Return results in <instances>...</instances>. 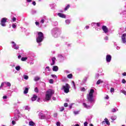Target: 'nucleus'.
I'll return each mask as SVG.
<instances>
[{
  "mask_svg": "<svg viewBox=\"0 0 126 126\" xmlns=\"http://www.w3.org/2000/svg\"><path fill=\"white\" fill-rule=\"evenodd\" d=\"M55 94V91L52 89H49L46 92L45 95V101H50L52 98V96Z\"/></svg>",
  "mask_w": 126,
  "mask_h": 126,
  "instance_id": "f257e3e1",
  "label": "nucleus"
},
{
  "mask_svg": "<svg viewBox=\"0 0 126 126\" xmlns=\"http://www.w3.org/2000/svg\"><path fill=\"white\" fill-rule=\"evenodd\" d=\"M37 34L38 36L36 38V42L39 44V43L43 42V40H44V33L41 32H39Z\"/></svg>",
  "mask_w": 126,
  "mask_h": 126,
  "instance_id": "f03ea898",
  "label": "nucleus"
},
{
  "mask_svg": "<svg viewBox=\"0 0 126 126\" xmlns=\"http://www.w3.org/2000/svg\"><path fill=\"white\" fill-rule=\"evenodd\" d=\"M94 93V90L91 89L89 93V95L87 97L88 101L92 103L94 101V98H93V94Z\"/></svg>",
  "mask_w": 126,
  "mask_h": 126,
  "instance_id": "7ed1b4c3",
  "label": "nucleus"
},
{
  "mask_svg": "<svg viewBox=\"0 0 126 126\" xmlns=\"http://www.w3.org/2000/svg\"><path fill=\"white\" fill-rule=\"evenodd\" d=\"M63 89L65 93H68L69 92V88H70V86L68 84H65V85H63L62 86Z\"/></svg>",
  "mask_w": 126,
  "mask_h": 126,
  "instance_id": "20e7f679",
  "label": "nucleus"
},
{
  "mask_svg": "<svg viewBox=\"0 0 126 126\" xmlns=\"http://www.w3.org/2000/svg\"><path fill=\"white\" fill-rule=\"evenodd\" d=\"M7 21V18H2L1 20L0 25H1V26H3V27L6 26V24H5V23H6Z\"/></svg>",
  "mask_w": 126,
  "mask_h": 126,
  "instance_id": "39448f33",
  "label": "nucleus"
},
{
  "mask_svg": "<svg viewBox=\"0 0 126 126\" xmlns=\"http://www.w3.org/2000/svg\"><path fill=\"white\" fill-rule=\"evenodd\" d=\"M106 60L107 63H110L112 60V56L110 55H106Z\"/></svg>",
  "mask_w": 126,
  "mask_h": 126,
  "instance_id": "423d86ee",
  "label": "nucleus"
},
{
  "mask_svg": "<svg viewBox=\"0 0 126 126\" xmlns=\"http://www.w3.org/2000/svg\"><path fill=\"white\" fill-rule=\"evenodd\" d=\"M102 29L105 33H108V32H109V30L108 29V28H107V26H103L102 27Z\"/></svg>",
  "mask_w": 126,
  "mask_h": 126,
  "instance_id": "0eeeda50",
  "label": "nucleus"
},
{
  "mask_svg": "<svg viewBox=\"0 0 126 126\" xmlns=\"http://www.w3.org/2000/svg\"><path fill=\"white\" fill-rule=\"evenodd\" d=\"M126 33H124L122 36V42L124 44H126Z\"/></svg>",
  "mask_w": 126,
  "mask_h": 126,
  "instance_id": "6e6552de",
  "label": "nucleus"
},
{
  "mask_svg": "<svg viewBox=\"0 0 126 126\" xmlns=\"http://www.w3.org/2000/svg\"><path fill=\"white\" fill-rule=\"evenodd\" d=\"M11 44H13V48H14L15 50H18V49H19V46H16V44L15 43V42H14V41H12Z\"/></svg>",
  "mask_w": 126,
  "mask_h": 126,
  "instance_id": "1a4fd4ad",
  "label": "nucleus"
},
{
  "mask_svg": "<svg viewBox=\"0 0 126 126\" xmlns=\"http://www.w3.org/2000/svg\"><path fill=\"white\" fill-rule=\"evenodd\" d=\"M105 123H106V125L110 126V122H109V120L107 118L104 119V121L102 122V125H105Z\"/></svg>",
  "mask_w": 126,
  "mask_h": 126,
  "instance_id": "9d476101",
  "label": "nucleus"
},
{
  "mask_svg": "<svg viewBox=\"0 0 126 126\" xmlns=\"http://www.w3.org/2000/svg\"><path fill=\"white\" fill-rule=\"evenodd\" d=\"M58 15L59 17H61V18H65L66 17L65 15L62 13H58Z\"/></svg>",
  "mask_w": 126,
  "mask_h": 126,
  "instance_id": "9b49d317",
  "label": "nucleus"
},
{
  "mask_svg": "<svg viewBox=\"0 0 126 126\" xmlns=\"http://www.w3.org/2000/svg\"><path fill=\"white\" fill-rule=\"evenodd\" d=\"M52 63H51V65H54L56 63V58L53 57L52 58Z\"/></svg>",
  "mask_w": 126,
  "mask_h": 126,
  "instance_id": "f8f14e48",
  "label": "nucleus"
},
{
  "mask_svg": "<svg viewBox=\"0 0 126 126\" xmlns=\"http://www.w3.org/2000/svg\"><path fill=\"white\" fill-rule=\"evenodd\" d=\"M37 97L38 96H37V95L33 94V97H32V101H36Z\"/></svg>",
  "mask_w": 126,
  "mask_h": 126,
  "instance_id": "ddd939ff",
  "label": "nucleus"
},
{
  "mask_svg": "<svg viewBox=\"0 0 126 126\" xmlns=\"http://www.w3.org/2000/svg\"><path fill=\"white\" fill-rule=\"evenodd\" d=\"M53 70V71H58L59 70V67L58 66H54Z\"/></svg>",
  "mask_w": 126,
  "mask_h": 126,
  "instance_id": "4468645a",
  "label": "nucleus"
},
{
  "mask_svg": "<svg viewBox=\"0 0 126 126\" xmlns=\"http://www.w3.org/2000/svg\"><path fill=\"white\" fill-rule=\"evenodd\" d=\"M83 105L84 108H86V109H89V108H90V106L87 105L85 102L83 103Z\"/></svg>",
  "mask_w": 126,
  "mask_h": 126,
  "instance_id": "2eb2a0df",
  "label": "nucleus"
},
{
  "mask_svg": "<svg viewBox=\"0 0 126 126\" xmlns=\"http://www.w3.org/2000/svg\"><path fill=\"white\" fill-rule=\"evenodd\" d=\"M29 125L31 126H35V123L33 121H30L29 122Z\"/></svg>",
  "mask_w": 126,
  "mask_h": 126,
  "instance_id": "dca6fc26",
  "label": "nucleus"
},
{
  "mask_svg": "<svg viewBox=\"0 0 126 126\" xmlns=\"http://www.w3.org/2000/svg\"><path fill=\"white\" fill-rule=\"evenodd\" d=\"M28 91H29V89H28V88H25V89L24 91V94H27Z\"/></svg>",
  "mask_w": 126,
  "mask_h": 126,
  "instance_id": "f3484780",
  "label": "nucleus"
},
{
  "mask_svg": "<svg viewBox=\"0 0 126 126\" xmlns=\"http://www.w3.org/2000/svg\"><path fill=\"white\" fill-rule=\"evenodd\" d=\"M101 83H103V81H101V80H98L96 82L97 85H98L99 84H100Z\"/></svg>",
  "mask_w": 126,
  "mask_h": 126,
  "instance_id": "a211bd4d",
  "label": "nucleus"
},
{
  "mask_svg": "<svg viewBox=\"0 0 126 126\" xmlns=\"http://www.w3.org/2000/svg\"><path fill=\"white\" fill-rule=\"evenodd\" d=\"M27 59V57H22L21 59V61H22V62H25V61H26Z\"/></svg>",
  "mask_w": 126,
  "mask_h": 126,
  "instance_id": "6ab92c4d",
  "label": "nucleus"
},
{
  "mask_svg": "<svg viewBox=\"0 0 126 126\" xmlns=\"http://www.w3.org/2000/svg\"><path fill=\"white\" fill-rule=\"evenodd\" d=\"M72 76H73L72 74L71 73V74L67 75V77L68 78H69V79H70L72 78Z\"/></svg>",
  "mask_w": 126,
  "mask_h": 126,
  "instance_id": "aec40b11",
  "label": "nucleus"
},
{
  "mask_svg": "<svg viewBox=\"0 0 126 126\" xmlns=\"http://www.w3.org/2000/svg\"><path fill=\"white\" fill-rule=\"evenodd\" d=\"M34 81H38V80H40V77L36 76L34 79Z\"/></svg>",
  "mask_w": 126,
  "mask_h": 126,
  "instance_id": "412c9836",
  "label": "nucleus"
},
{
  "mask_svg": "<svg viewBox=\"0 0 126 126\" xmlns=\"http://www.w3.org/2000/svg\"><path fill=\"white\" fill-rule=\"evenodd\" d=\"M69 7H70V5H69V4H68L66 7L64 8V10L66 11L67 10V9H68V8H69Z\"/></svg>",
  "mask_w": 126,
  "mask_h": 126,
  "instance_id": "4be33fe9",
  "label": "nucleus"
},
{
  "mask_svg": "<svg viewBox=\"0 0 126 126\" xmlns=\"http://www.w3.org/2000/svg\"><path fill=\"white\" fill-rule=\"evenodd\" d=\"M4 83H5L7 85V86H8L9 87H10V86H11V84H10V83L7 82H4Z\"/></svg>",
  "mask_w": 126,
  "mask_h": 126,
  "instance_id": "5701e85b",
  "label": "nucleus"
},
{
  "mask_svg": "<svg viewBox=\"0 0 126 126\" xmlns=\"http://www.w3.org/2000/svg\"><path fill=\"white\" fill-rule=\"evenodd\" d=\"M4 83H5L4 82L1 83V85L0 86V90H1V88L3 87V86H4Z\"/></svg>",
  "mask_w": 126,
  "mask_h": 126,
  "instance_id": "b1692460",
  "label": "nucleus"
},
{
  "mask_svg": "<svg viewBox=\"0 0 126 126\" xmlns=\"http://www.w3.org/2000/svg\"><path fill=\"white\" fill-rule=\"evenodd\" d=\"M121 93H123L124 95H126V91L125 90L120 91Z\"/></svg>",
  "mask_w": 126,
  "mask_h": 126,
  "instance_id": "393cba45",
  "label": "nucleus"
},
{
  "mask_svg": "<svg viewBox=\"0 0 126 126\" xmlns=\"http://www.w3.org/2000/svg\"><path fill=\"white\" fill-rule=\"evenodd\" d=\"M16 70L19 71L20 70V66H17L15 67Z\"/></svg>",
  "mask_w": 126,
  "mask_h": 126,
  "instance_id": "a878e982",
  "label": "nucleus"
},
{
  "mask_svg": "<svg viewBox=\"0 0 126 126\" xmlns=\"http://www.w3.org/2000/svg\"><path fill=\"white\" fill-rule=\"evenodd\" d=\"M24 79H26V80H27V79H28V78H29V77H28V76L25 75H24Z\"/></svg>",
  "mask_w": 126,
  "mask_h": 126,
  "instance_id": "bb28decb",
  "label": "nucleus"
},
{
  "mask_svg": "<svg viewBox=\"0 0 126 126\" xmlns=\"http://www.w3.org/2000/svg\"><path fill=\"white\" fill-rule=\"evenodd\" d=\"M49 83H50L51 84H53V83H54V80H53L52 79H50Z\"/></svg>",
  "mask_w": 126,
  "mask_h": 126,
  "instance_id": "cd10ccee",
  "label": "nucleus"
},
{
  "mask_svg": "<svg viewBox=\"0 0 126 126\" xmlns=\"http://www.w3.org/2000/svg\"><path fill=\"white\" fill-rule=\"evenodd\" d=\"M80 90L81 91L84 92V91H86V90L85 89V88L83 87V88H81Z\"/></svg>",
  "mask_w": 126,
  "mask_h": 126,
  "instance_id": "c85d7f7f",
  "label": "nucleus"
},
{
  "mask_svg": "<svg viewBox=\"0 0 126 126\" xmlns=\"http://www.w3.org/2000/svg\"><path fill=\"white\" fill-rule=\"evenodd\" d=\"M34 92H36V93H38V92H39V90L38 89V88H35Z\"/></svg>",
  "mask_w": 126,
  "mask_h": 126,
  "instance_id": "c756f323",
  "label": "nucleus"
},
{
  "mask_svg": "<svg viewBox=\"0 0 126 126\" xmlns=\"http://www.w3.org/2000/svg\"><path fill=\"white\" fill-rule=\"evenodd\" d=\"M110 92H111V93H113V92H115V89H114V88H111Z\"/></svg>",
  "mask_w": 126,
  "mask_h": 126,
  "instance_id": "7c9ffc66",
  "label": "nucleus"
},
{
  "mask_svg": "<svg viewBox=\"0 0 126 126\" xmlns=\"http://www.w3.org/2000/svg\"><path fill=\"white\" fill-rule=\"evenodd\" d=\"M60 112H63V111L64 110V107H62L61 108H60Z\"/></svg>",
  "mask_w": 126,
  "mask_h": 126,
  "instance_id": "2f4dec72",
  "label": "nucleus"
},
{
  "mask_svg": "<svg viewBox=\"0 0 126 126\" xmlns=\"http://www.w3.org/2000/svg\"><path fill=\"white\" fill-rule=\"evenodd\" d=\"M73 114H74V115H78L79 114V111H73Z\"/></svg>",
  "mask_w": 126,
  "mask_h": 126,
  "instance_id": "473e14b6",
  "label": "nucleus"
},
{
  "mask_svg": "<svg viewBox=\"0 0 126 126\" xmlns=\"http://www.w3.org/2000/svg\"><path fill=\"white\" fill-rule=\"evenodd\" d=\"M65 22H66V23L67 24H69L70 23V20H66L65 21Z\"/></svg>",
  "mask_w": 126,
  "mask_h": 126,
  "instance_id": "72a5a7b5",
  "label": "nucleus"
},
{
  "mask_svg": "<svg viewBox=\"0 0 126 126\" xmlns=\"http://www.w3.org/2000/svg\"><path fill=\"white\" fill-rule=\"evenodd\" d=\"M56 125H57V126H61V122H57Z\"/></svg>",
  "mask_w": 126,
  "mask_h": 126,
  "instance_id": "f704fd0d",
  "label": "nucleus"
},
{
  "mask_svg": "<svg viewBox=\"0 0 126 126\" xmlns=\"http://www.w3.org/2000/svg\"><path fill=\"white\" fill-rule=\"evenodd\" d=\"M16 21V18H15V17H13V18H12V21H13V22H15Z\"/></svg>",
  "mask_w": 126,
  "mask_h": 126,
  "instance_id": "c9c22d12",
  "label": "nucleus"
},
{
  "mask_svg": "<svg viewBox=\"0 0 126 126\" xmlns=\"http://www.w3.org/2000/svg\"><path fill=\"white\" fill-rule=\"evenodd\" d=\"M53 117H54V118H57V117H58V113H54Z\"/></svg>",
  "mask_w": 126,
  "mask_h": 126,
  "instance_id": "e433bc0d",
  "label": "nucleus"
},
{
  "mask_svg": "<svg viewBox=\"0 0 126 126\" xmlns=\"http://www.w3.org/2000/svg\"><path fill=\"white\" fill-rule=\"evenodd\" d=\"M126 79H123L122 80V83H124L125 84L126 83Z\"/></svg>",
  "mask_w": 126,
  "mask_h": 126,
  "instance_id": "4c0bfd02",
  "label": "nucleus"
},
{
  "mask_svg": "<svg viewBox=\"0 0 126 126\" xmlns=\"http://www.w3.org/2000/svg\"><path fill=\"white\" fill-rule=\"evenodd\" d=\"M51 76H52V77H53L54 78H55V77H56V78H57V75H56L55 74H52Z\"/></svg>",
  "mask_w": 126,
  "mask_h": 126,
  "instance_id": "58836bf2",
  "label": "nucleus"
},
{
  "mask_svg": "<svg viewBox=\"0 0 126 126\" xmlns=\"http://www.w3.org/2000/svg\"><path fill=\"white\" fill-rule=\"evenodd\" d=\"M68 104H67V103H64V106L66 107H68Z\"/></svg>",
  "mask_w": 126,
  "mask_h": 126,
  "instance_id": "ea45409f",
  "label": "nucleus"
},
{
  "mask_svg": "<svg viewBox=\"0 0 126 126\" xmlns=\"http://www.w3.org/2000/svg\"><path fill=\"white\" fill-rule=\"evenodd\" d=\"M84 126H88L87 125H88V123H87V122H85L84 123Z\"/></svg>",
  "mask_w": 126,
  "mask_h": 126,
  "instance_id": "a19ab883",
  "label": "nucleus"
},
{
  "mask_svg": "<svg viewBox=\"0 0 126 126\" xmlns=\"http://www.w3.org/2000/svg\"><path fill=\"white\" fill-rule=\"evenodd\" d=\"M15 121H12V124L14 126V125H15Z\"/></svg>",
  "mask_w": 126,
  "mask_h": 126,
  "instance_id": "79ce46f5",
  "label": "nucleus"
},
{
  "mask_svg": "<svg viewBox=\"0 0 126 126\" xmlns=\"http://www.w3.org/2000/svg\"><path fill=\"white\" fill-rule=\"evenodd\" d=\"M12 26L13 28H16V25L15 24H13Z\"/></svg>",
  "mask_w": 126,
  "mask_h": 126,
  "instance_id": "37998d69",
  "label": "nucleus"
},
{
  "mask_svg": "<svg viewBox=\"0 0 126 126\" xmlns=\"http://www.w3.org/2000/svg\"><path fill=\"white\" fill-rule=\"evenodd\" d=\"M3 99H7V96L6 95H4L3 96Z\"/></svg>",
  "mask_w": 126,
  "mask_h": 126,
  "instance_id": "c03bdc74",
  "label": "nucleus"
},
{
  "mask_svg": "<svg viewBox=\"0 0 126 126\" xmlns=\"http://www.w3.org/2000/svg\"><path fill=\"white\" fill-rule=\"evenodd\" d=\"M112 113H115V112H116V109L115 108H113L112 110Z\"/></svg>",
  "mask_w": 126,
  "mask_h": 126,
  "instance_id": "a18cd8bd",
  "label": "nucleus"
},
{
  "mask_svg": "<svg viewBox=\"0 0 126 126\" xmlns=\"http://www.w3.org/2000/svg\"><path fill=\"white\" fill-rule=\"evenodd\" d=\"M122 75H123V76H126V72H125L122 74Z\"/></svg>",
  "mask_w": 126,
  "mask_h": 126,
  "instance_id": "49530a36",
  "label": "nucleus"
},
{
  "mask_svg": "<svg viewBox=\"0 0 126 126\" xmlns=\"http://www.w3.org/2000/svg\"><path fill=\"white\" fill-rule=\"evenodd\" d=\"M44 22H45V20H44V19H42L41 20V23L43 24V23H44Z\"/></svg>",
  "mask_w": 126,
  "mask_h": 126,
  "instance_id": "de8ad7c7",
  "label": "nucleus"
},
{
  "mask_svg": "<svg viewBox=\"0 0 126 126\" xmlns=\"http://www.w3.org/2000/svg\"><path fill=\"white\" fill-rule=\"evenodd\" d=\"M96 25H97V26L98 27H100V23H96Z\"/></svg>",
  "mask_w": 126,
  "mask_h": 126,
  "instance_id": "09e8293b",
  "label": "nucleus"
},
{
  "mask_svg": "<svg viewBox=\"0 0 126 126\" xmlns=\"http://www.w3.org/2000/svg\"><path fill=\"white\" fill-rule=\"evenodd\" d=\"M32 4L33 5H36V2L35 1L32 2Z\"/></svg>",
  "mask_w": 126,
  "mask_h": 126,
  "instance_id": "8fccbe9b",
  "label": "nucleus"
},
{
  "mask_svg": "<svg viewBox=\"0 0 126 126\" xmlns=\"http://www.w3.org/2000/svg\"><path fill=\"white\" fill-rule=\"evenodd\" d=\"M32 1V0H27V2H31Z\"/></svg>",
  "mask_w": 126,
  "mask_h": 126,
  "instance_id": "3c124183",
  "label": "nucleus"
},
{
  "mask_svg": "<svg viewBox=\"0 0 126 126\" xmlns=\"http://www.w3.org/2000/svg\"><path fill=\"white\" fill-rule=\"evenodd\" d=\"M39 23L38 22H35V25H39Z\"/></svg>",
  "mask_w": 126,
  "mask_h": 126,
  "instance_id": "603ef678",
  "label": "nucleus"
},
{
  "mask_svg": "<svg viewBox=\"0 0 126 126\" xmlns=\"http://www.w3.org/2000/svg\"><path fill=\"white\" fill-rule=\"evenodd\" d=\"M84 81H87V77H85V78L84 79Z\"/></svg>",
  "mask_w": 126,
  "mask_h": 126,
  "instance_id": "864d4df0",
  "label": "nucleus"
},
{
  "mask_svg": "<svg viewBox=\"0 0 126 126\" xmlns=\"http://www.w3.org/2000/svg\"><path fill=\"white\" fill-rule=\"evenodd\" d=\"M105 99H109V96L107 95L105 97Z\"/></svg>",
  "mask_w": 126,
  "mask_h": 126,
  "instance_id": "5fc2aeb1",
  "label": "nucleus"
},
{
  "mask_svg": "<svg viewBox=\"0 0 126 126\" xmlns=\"http://www.w3.org/2000/svg\"><path fill=\"white\" fill-rule=\"evenodd\" d=\"M72 83L73 84L74 86H75V84L74 83V81H72Z\"/></svg>",
  "mask_w": 126,
  "mask_h": 126,
  "instance_id": "6e6d98bb",
  "label": "nucleus"
},
{
  "mask_svg": "<svg viewBox=\"0 0 126 126\" xmlns=\"http://www.w3.org/2000/svg\"><path fill=\"white\" fill-rule=\"evenodd\" d=\"M86 29H89V26H86Z\"/></svg>",
  "mask_w": 126,
  "mask_h": 126,
  "instance_id": "4d7b16f0",
  "label": "nucleus"
},
{
  "mask_svg": "<svg viewBox=\"0 0 126 126\" xmlns=\"http://www.w3.org/2000/svg\"><path fill=\"white\" fill-rule=\"evenodd\" d=\"M64 80H62V81L64 82L65 80H66V78H64Z\"/></svg>",
  "mask_w": 126,
  "mask_h": 126,
  "instance_id": "13d9d810",
  "label": "nucleus"
},
{
  "mask_svg": "<svg viewBox=\"0 0 126 126\" xmlns=\"http://www.w3.org/2000/svg\"><path fill=\"white\" fill-rule=\"evenodd\" d=\"M18 59H20V58H21V55H19L18 56Z\"/></svg>",
  "mask_w": 126,
  "mask_h": 126,
  "instance_id": "bf43d9fd",
  "label": "nucleus"
},
{
  "mask_svg": "<svg viewBox=\"0 0 126 126\" xmlns=\"http://www.w3.org/2000/svg\"><path fill=\"white\" fill-rule=\"evenodd\" d=\"M46 68L49 69V68H50V67L49 66H46Z\"/></svg>",
  "mask_w": 126,
  "mask_h": 126,
  "instance_id": "052dcab7",
  "label": "nucleus"
},
{
  "mask_svg": "<svg viewBox=\"0 0 126 126\" xmlns=\"http://www.w3.org/2000/svg\"><path fill=\"white\" fill-rule=\"evenodd\" d=\"M55 99H56V97H54L53 98V100H55Z\"/></svg>",
  "mask_w": 126,
  "mask_h": 126,
  "instance_id": "680f3d73",
  "label": "nucleus"
},
{
  "mask_svg": "<svg viewBox=\"0 0 126 126\" xmlns=\"http://www.w3.org/2000/svg\"><path fill=\"white\" fill-rule=\"evenodd\" d=\"M90 126H93V124H91L90 125Z\"/></svg>",
  "mask_w": 126,
  "mask_h": 126,
  "instance_id": "e2e57ef3",
  "label": "nucleus"
},
{
  "mask_svg": "<svg viewBox=\"0 0 126 126\" xmlns=\"http://www.w3.org/2000/svg\"><path fill=\"white\" fill-rule=\"evenodd\" d=\"M96 77H97V78H98L99 77V75H97Z\"/></svg>",
  "mask_w": 126,
  "mask_h": 126,
  "instance_id": "0e129e2a",
  "label": "nucleus"
},
{
  "mask_svg": "<svg viewBox=\"0 0 126 126\" xmlns=\"http://www.w3.org/2000/svg\"><path fill=\"white\" fill-rule=\"evenodd\" d=\"M2 126H5V125H3Z\"/></svg>",
  "mask_w": 126,
  "mask_h": 126,
  "instance_id": "69168bd1",
  "label": "nucleus"
}]
</instances>
